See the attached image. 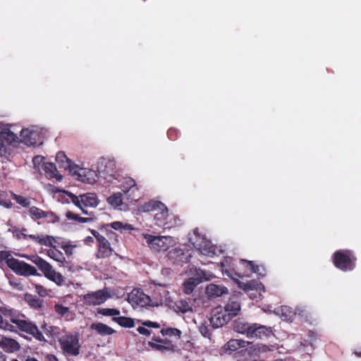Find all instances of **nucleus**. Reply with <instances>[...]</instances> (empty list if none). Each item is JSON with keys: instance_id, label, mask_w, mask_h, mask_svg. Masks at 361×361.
I'll use <instances>...</instances> for the list:
<instances>
[{"instance_id": "nucleus-39", "label": "nucleus", "mask_w": 361, "mask_h": 361, "mask_svg": "<svg viewBox=\"0 0 361 361\" xmlns=\"http://www.w3.org/2000/svg\"><path fill=\"white\" fill-rule=\"evenodd\" d=\"M55 242V239L50 235H41L39 239V243L46 246H50L54 247L55 245L54 243Z\"/></svg>"}, {"instance_id": "nucleus-54", "label": "nucleus", "mask_w": 361, "mask_h": 361, "mask_svg": "<svg viewBox=\"0 0 361 361\" xmlns=\"http://www.w3.org/2000/svg\"><path fill=\"white\" fill-rule=\"evenodd\" d=\"M137 331L140 334H143V335H145V336H149L150 335V331L148 330L147 329L143 327V326H140L137 328Z\"/></svg>"}, {"instance_id": "nucleus-46", "label": "nucleus", "mask_w": 361, "mask_h": 361, "mask_svg": "<svg viewBox=\"0 0 361 361\" xmlns=\"http://www.w3.org/2000/svg\"><path fill=\"white\" fill-rule=\"evenodd\" d=\"M99 312L106 316H115L120 314L119 310L109 308L102 309L99 311Z\"/></svg>"}, {"instance_id": "nucleus-56", "label": "nucleus", "mask_w": 361, "mask_h": 361, "mask_svg": "<svg viewBox=\"0 0 361 361\" xmlns=\"http://www.w3.org/2000/svg\"><path fill=\"white\" fill-rule=\"evenodd\" d=\"M92 235L94 236V238L97 239V242H99L100 238H104V236L100 235L97 231L92 230Z\"/></svg>"}, {"instance_id": "nucleus-1", "label": "nucleus", "mask_w": 361, "mask_h": 361, "mask_svg": "<svg viewBox=\"0 0 361 361\" xmlns=\"http://www.w3.org/2000/svg\"><path fill=\"white\" fill-rule=\"evenodd\" d=\"M11 329L8 331H16L18 329L32 335L34 338L39 341H44V338L42 333L39 330L38 327L32 322L25 319L24 316H17L13 313L12 314V320H11Z\"/></svg>"}, {"instance_id": "nucleus-9", "label": "nucleus", "mask_w": 361, "mask_h": 361, "mask_svg": "<svg viewBox=\"0 0 361 361\" xmlns=\"http://www.w3.org/2000/svg\"><path fill=\"white\" fill-rule=\"evenodd\" d=\"M85 302L90 305H99L111 298L107 289L104 288L84 295Z\"/></svg>"}, {"instance_id": "nucleus-27", "label": "nucleus", "mask_w": 361, "mask_h": 361, "mask_svg": "<svg viewBox=\"0 0 361 361\" xmlns=\"http://www.w3.org/2000/svg\"><path fill=\"white\" fill-rule=\"evenodd\" d=\"M54 310L59 315L63 317L66 320H73L75 319V314L71 312L68 307L63 306L59 304L54 305Z\"/></svg>"}, {"instance_id": "nucleus-18", "label": "nucleus", "mask_w": 361, "mask_h": 361, "mask_svg": "<svg viewBox=\"0 0 361 361\" xmlns=\"http://www.w3.org/2000/svg\"><path fill=\"white\" fill-rule=\"evenodd\" d=\"M189 255H186L183 250L180 248H174L171 250L168 253L169 259L173 264L179 265L188 262Z\"/></svg>"}, {"instance_id": "nucleus-2", "label": "nucleus", "mask_w": 361, "mask_h": 361, "mask_svg": "<svg viewBox=\"0 0 361 361\" xmlns=\"http://www.w3.org/2000/svg\"><path fill=\"white\" fill-rule=\"evenodd\" d=\"M3 260H6L8 267L18 274L25 276L38 274L34 267L11 257L7 252H0V262Z\"/></svg>"}, {"instance_id": "nucleus-38", "label": "nucleus", "mask_w": 361, "mask_h": 361, "mask_svg": "<svg viewBox=\"0 0 361 361\" xmlns=\"http://www.w3.org/2000/svg\"><path fill=\"white\" fill-rule=\"evenodd\" d=\"M47 255L51 259L57 261V262H63L64 259V257L63 254L57 250L55 249H49L47 250Z\"/></svg>"}, {"instance_id": "nucleus-20", "label": "nucleus", "mask_w": 361, "mask_h": 361, "mask_svg": "<svg viewBox=\"0 0 361 361\" xmlns=\"http://www.w3.org/2000/svg\"><path fill=\"white\" fill-rule=\"evenodd\" d=\"M13 312L6 308L0 307V329L8 331L12 329L11 320Z\"/></svg>"}, {"instance_id": "nucleus-6", "label": "nucleus", "mask_w": 361, "mask_h": 361, "mask_svg": "<svg viewBox=\"0 0 361 361\" xmlns=\"http://www.w3.org/2000/svg\"><path fill=\"white\" fill-rule=\"evenodd\" d=\"M145 238L151 249L156 252L166 250L174 242L173 238L171 236L145 235Z\"/></svg>"}, {"instance_id": "nucleus-41", "label": "nucleus", "mask_w": 361, "mask_h": 361, "mask_svg": "<svg viewBox=\"0 0 361 361\" xmlns=\"http://www.w3.org/2000/svg\"><path fill=\"white\" fill-rule=\"evenodd\" d=\"M13 200H15L18 204H20L23 207H27L30 204V202L29 199L24 197L20 195H16L14 193H11Z\"/></svg>"}, {"instance_id": "nucleus-17", "label": "nucleus", "mask_w": 361, "mask_h": 361, "mask_svg": "<svg viewBox=\"0 0 361 361\" xmlns=\"http://www.w3.org/2000/svg\"><path fill=\"white\" fill-rule=\"evenodd\" d=\"M169 218L170 216L168 213V209L162 203L157 210V213L154 215V220L156 221V224L159 227L169 226Z\"/></svg>"}, {"instance_id": "nucleus-55", "label": "nucleus", "mask_w": 361, "mask_h": 361, "mask_svg": "<svg viewBox=\"0 0 361 361\" xmlns=\"http://www.w3.org/2000/svg\"><path fill=\"white\" fill-rule=\"evenodd\" d=\"M143 325L148 326V327H154V328H158L159 326L157 323L152 322H145L143 323Z\"/></svg>"}, {"instance_id": "nucleus-33", "label": "nucleus", "mask_w": 361, "mask_h": 361, "mask_svg": "<svg viewBox=\"0 0 361 361\" xmlns=\"http://www.w3.org/2000/svg\"><path fill=\"white\" fill-rule=\"evenodd\" d=\"M175 311L181 313L192 312L191 305L185 300H180L175 304Z\"/></svg>"}, {"instance_id": "nucleus-44", "label": "nucleus", "mask_w": 361, "mask_h": 361, "mask_svg": "<svg viewBox=\"0 0 361 361\" xmlns=\"http://www.w3.org/2000/svg\"><path fill=\"white\" fill-rule=\"evenodd\" d=\"M161 333L163 336L169 335L176 336L178 338H180L181 335V331L177 329H162Z\"/></svg>"}, {"instance_id": "nucleus-60", "label": "nucleus", "mask_w": 361, "mask_h": 361, "mask_svg": "<svg viewBox=\"0 0 361 361\" xmlns=\"http://www.w3.org/2000/svg\"><path fill=\"white\" fill-rule=\"evenodd\" d=\"M47 361H58V359L52 355H48L46 357Z\"/></svg>"}, {"instance_id": "nucleus-32", "label": "nucleus", "mask_w": 361, "mask_h": 361, "mask_svg": "<svg viewBox=\"0 0 361 361\" xmlns=\"http://www.w3.org/2000/svg\"><path fill=\"white\" fill-rule=\"evenodd\" d=\"M200 283L199 279H193V277L189 278L183 283V290L186 294H190L192 292L194 288Z\"/></svg>"}, {"instance_id": "nucleus-42", "label": "nucleus", "mask_w": 361, "mask_h": 361, "mask_svg": "<svg viewBox=\"0 0 361 361\" xmlns=\"http://www.w3.org/2000/svg\"><path fill=\"white\" fill-rule=\"evenodd\" d=\"M111 227L115 230H132L131 225L128 224H123L120 221H114L111 224Z\"/></svg>"}, {"instance_id": "nucleus-21", "label": "nucleus", "mask_w": 361, "mask_h": 361, "mask_svg": "<svg viewBox=\"0 0 361 361\" xmlns=\"http://www.w3.org/2000/svg\"><path fill=\"white\" fill-rule=\"evenodd\" d=\"M188 273L192 275L193 279H199L200 283L203 281H209L214 277L212 272L198 269L195 267H191L188 269Z\"/></svg>"}, {"instance_id": "nucleus-15", "label": "nucleus", "mask_w": 361, "mask_h": 361, "mask_svg": "<svg viewBox=\"0 0 361 361\" xmlns=\"http://www.w3.org/2000/svg\"><path fill=\"white\" fill-rule=\"evenodd\" d=\"M334 261L335 266L343 270L352 269L354 267L350 257L342 251H338L334 254Z\"/></svg>"}, {"instance_id": "nucleus-49", "label": "nucleus", "mask_w": 361, "mask_h": 361, "mask_svg": "<svg viewBox=\"0 0 361 361\" xmlns=\"http://www.w3.org/2000/svg\"><path fill=\"white\" fill-rule=\"evenodd\" d=\"M199 331L203 336L207 337V338L209 337V336H210L209 331L208 327L205 325V324H204V323L200 324V325L199 326Z\"/></svg>"}, {"instance_id": "nucleus-29", "label": "nucleus", "mask_w": 361, "mask_h": 361, "mask_svg": "<svg viewBox=\"0 0 361 361\" xmlns=\"http://www.w3.org/2000/svg\"><path fill=\"white\" fill-rule=\"evenodd\" d=\"M245 343H248V342L243 340L231 339L226 344H225L224 349L226 351H235L240 348L245 347Z\"/></svg>"}, {"instance_id": "nucleus-47", "label": "nucleus", "mask_w": 361, "mask_h": 361, "mask_svg": "<svg viewBox=\"0 0 361 361\" xmlns=\"http://www.w3.org/2000/svg\"><path fill=\"white\" fill-rule=\"evenodd\" d=\"M35 288L36 292L42 297H46L49 295L50 290H47L41 285H35Z\"/></svg>"}, {"instance_id": "nucleus-53", "label": "nucleus", "mask_w": 361, "mask_h": 361, "mask_svg": "<svg viewBox=\"0 0 361 361\" xmlns=\"http://www.w3.org/2000/svg\"><path fill=\"white\" fill-rule=\"evenodd\" d=\"M66 216L68 219H72V220H75V221H80V216H79V215L75 214L73 213L72 212H68L66 214Z\"/></svg>"}, {"instance_id": "nucleus-30", "label": "nucleus", "mask_w": 361, "mask_h": 361, "mask_svg": "<svg viewBox=\"0 0 361 361\" xmlns=\"http://www.w3.org/2000/svg\"><path fill=\"white\" fill-rule=\"evenodd\" d=\"M90 328L102 336L111 335L114 332L111 327L102 323H94Z\"/></svg>"}, {"instance_id": "nucleus-8", "label": "nucleus", "mask_w": 361, "mask_h": 361, "mask_svg": "<svg viewBox=\"0 0 361 361\" xmlns=\"http://www.w3.org/2000/svg\"><path fill=\"white\" fill-rule=\"evenodd\" d=\"M34 168L42 173L43 170L49 178H54L58 180L62 179V176L58 173L56 166L51 162H45L43 159H32Z\"/></svg>"}, {"instance_id": "nucleus-40", "label": "nucleus", "mask_w": 361, "mask_h": 361, "mask_svg": "<svg viewBox=\"0 0 361 361\" xmlns=\"http://www.w3.org/2000/svg\"><path fill=\"white\" fill-rule=\"evenodd\" d=\"M290 309L288 307H282L277 310L276 314L279 315L283 320H288L290 319Z\"/></svg>"}, {"instance_id": "nucleus-37", "label": "nucleus", "mask_w": 361, "mask_h": 361, "mask_svg": "<svg viewBox=\"0 0 361 361\" xmlns=\"http://www.w3.org/2000/svg\"><path fill=\"white\" fill-rule=\"evenodd\" d=\"M113 320L123 327L130 328V327H133L135 325L133 319L131 318H129V317H114Z\"/></svg>"}, {"instance_id": "nucleus-63", "label": "nucleus", "mask_w": 361, "mask_h": 361, "mask_svg": "<svg viewBox=\"0 0 361 361\" xmlns=\"http://www.w3.org/2000/svg\"><path fill=\"white\" fill-rule=\"evenodd\" d=\"M25 231V229H23L21 232V235L23 236V238H26L28 237V235H27L25 233H24Z\"/></svg>"}, {"instance_id": "nucleus-24", "label": "nucleus", "mask_w": 361, "mask_h": 361, "mask_svg": "<svg viewBox=\"0 0 361 361\" xmlns=\"http://www.w3.org/2000/svg\"><path fill=\"white\" fill-rule=\"evenodd\" d=\"M206 293L209 297H219L228 293V289L223 286L211 283L207 286Z\"/></svg>"}, {"instance_id": "nucleus-13", "label": "nucleus", "mask_w": 361, "mask_h": 361, "mask_svg": "<svg viewBox=\"0 0 361 361\" xmlns=\"http://www.w3.org/2000/svg\"><path fill=\"white\" fill-rule=\"evenodd\" d=\"M190 240L202 255L210 257L215 255V247L204 237L197 235L195 239L191 238Z\"/></svg>"}, {"instance_id": "nucleus-48", "label": "nucleus", "mask_w": 361, "mask_h": 361, "mask_svg": "<svg viewBox=\"0 0 361 361\" xmlns=\"http://www.w3.org/2000/svg\"><path fill=\"white\" fill-rule=\"evenodd\" d=\"M106 162L105 164V168L106 169H104L103 171L107 173L112 174L114 172L113 167L114 166V162L111 159H106Z\"/></svg>"}, {"instance_id": "nucleus-45", "label": "nucleus", "mask_w": 361, "mask_h": 361, "mask_svg": "<svg viewBox=\"0 0 361 361\" xmlns=\"http://www.w3.org/2000/svg\"><path fill=\"white\" fill-rule=\"evenodd\" d=\"M6 193L4 191L0 190V205L10 209L12 207V203L11 201H8L6 200Z\"/></svg>"}, {"instance_id": "nucleus-16", "label": "nucleus", "mask_w": 361, "mask_h": 361, "mask_svg": "<svg viewBox=\"0 0 361 361\" xmlns=\"http://www.w3.org/2000/svg\"><path fill=\"white\" fill-rule=\"evenodd\" d=\"M271 332V328L258 324H251L247 337L249 338H262Z\"/></svg>"}, {"instance_id": "nucleus-11", "label": "nucleus", "mask_w": 361, "mask_h": 361, "mask_svg": "<svg viewBox=\"0 0 361 361\" xmlns=\"http://www.w3.org/2000/svg\"><path fill=\"white\" fill-rule=\"evenodd\" d=\"M128 302L133 308L145 307L150 302V298L140 290L135 289L128 295Z\"/></svg>"}, {"instance_id": "nucleus-22", "label": "nucleus", "mask_w": 361, "mask_h": 361, "mask_svg": "<svg viewBox=\"0 0 361 361\" xmlns=\"http://www.w3.org/2000/svg\"><path fill=\"white\" fill-rule=\"evenodd\" d=\"M99 244V250L97 256L99 258L108 257L112 254V249L110 247L109 241L104 238H100Z\"/></svg>"}, {"instance_id": "nucleus-36", "label": "nucleus", "mask_w": 361, "mask_h": 361, "mask_svg": "<svg viewBox=\"0 0 361 361\" xmlns=\"http://www.w3.org/2000/svg\"><path fill=\"white\" fill-rule=\"evenodd\" d=\"M107 202L114 208H118L123 204V197L121 192H116L107 198Z\"/></svg>"}, {"instance_id": "nucleus-23", "label": "nucleus", "mask_w": 361, "mask_h": 361, "mask_svg": "<svg viewBox=\"0 0 361 361\" xmlns=\"http://www.w3.org/2000/svg\"><path fill=\"white\" fill-rule=\"evenodd\" d=\"M0 347L8 353H13L20 349V345L16 341L8 338H4L0 341Z\"/></svg>"}, {"instance_id": "nucleus-28", "label": "nucleus", "mask_w": 361, "mask_h": 361, "mask_svg": "<svg viewBox=\"0 0 361 361\" xmlns=\"http://www.w3.org/2000/svg\"><path fill=\"white\" fill-rule=\"evenodd\" d=\"M250 325L251 324L243 320L236 319L233 323V328L235 332L247 336Z\"/></svg>"}, {"instance_id": "nucleus-3", "label": "nucleus", "mask_w": 361, "mask_h": 361, "mask_svg": "<svg viewBox=\"0 0 361 361\" xmlns=\"http://www.w3.org/2000/svg\"><path fill=\"white\" fill-rule=\"evenodd\" d=\"M66 194L70 197L71 202L85 215H91V213L88 212L85 208L97 207L99 203V200L95 193L87 192L78 196L70 192H66Z\"/></svg>"}, {"instance_id": "nucleus-26", "label": "nucleus", "mask_w": 361, "mask_h": 361, "mask_svg": "<svg viewBox=\"0 0 361 361\" xmlns=\"http://www.w3.org/2000/svg\"><path fill=\"white\" fill-rule=\"evenodd\" d=\"M234 281L235 283L238 285V288L245 291H249L251 290H258L263 288L262 283H259L257 281H250L246 283L240 281L238 279H235Z\"/></svg>"}, {"instance_id": "nucleus-62", "label": "nucleus", "mask_w": 361, "mask_h": 361, "mask_svg": "<svg viewBox=\"0 0 361 361\" xmlns=\"http://www.w3.org/2000/svg\"><path fill=\"white\" fill-rule=\"evenodd\" d=\"M63 249L66 253H71L72 247L70 245H65L63 247Z\"/></svg>"}, {"instance_id": "nucleus-5", "label": "nucleus", "mask_w": 361, "mask_h": 361, "mask_svg": "<svg viewBox=\"0 0 361 361\" xmlns=\"http://www.w3.org/2000/svg\"><path fill=\"white\" fill-rule=\"evenodd\" d=\"M63 166L65 170L81 181H89L90 176L94 174V171L80 166L74 163L72 159H66L63 161Z\"/></svg>"}, {"instance_id": "nucleus-57", "label": "nucleus", "mask_w": 361, "mask_h": 361, "mask_svg": "<svg viewBox=\"0 0 361 361\" xmlns=\"http://www.w3.org/2000/svg\"><path fill=\"white\" fill-rule=\"evenodd\" d=\"M154 341L161 343L163 345H169V343H172L171 341L168 339H153Z\"/></svg>"}, {"instance_id": "nucleus-52", "label": "nucleus", "mask_w": 361, "mask_h": 361, "mask_svg": "<svg viewBox=\"0 0 361 361\" xmlns=\"http://www.w3.org/2000/svg\"><path fill=\"white\" fill-rule=\"evenodd\" d=\"M242 261L247 262L250 266V269L252 271V272L257 274L259 273V267L257 265H255L252 261H246L244 259H243Z\"/></svg>"}, {"instance_id": "nucleus-10", "label": "nucleus", "mask_w": 361, "mask_h": 361, "mask_svg": "<svg viewBox=\"0 0 361 361\" xmlns=\"http://www.w3.org/2000/svg\"><path fill=\"white\" fill-rule=\"evenodd\" d=\"M20 142L27 146H35L42 144L40 133L37 130L25 128L20 132Z\"/></svg>"}, {"instance_id": "nucleus-50", "label": "nucleus", "mask_w": 361, "mask_h": 361, "mask_svg": "<svg viewBox=\"0 0 361 361\" xmlns=\"http://www.w3.org/2000/svg\"><path fill=\"white\" fill-rule=\"evenodd\" d=\"M169 138L171 140H176L178 138V130L175 128H170L167 132Z\"/></svg>"}, {"instance_id": "nucleus-12", "label": "nucleus", "mask_w": 361, "mask_h": 361, "mask_svg": "<svg viewBox=\"0 0 361 361\" xmlns=\"http://www.w3.org/2000/svg\"><path fill=\"white\" fill-rule=\"evenodd\" d=\"M17 135L9 130L0 132V156H4V153L7 152L8 147L15 146L18 142Z\"/></svg>"}, {"instance_id": "nucleus-35", "label": "nucleus", "mask_w": 361, "mask_h": 361, "mask_svg": "<svg viewBox=\"0 0 361 361\" xmlns=\"http://www.w3.org/2000/svg\"><path fill=\"white\" fill-rule=\"evenodd\" d=\"M29 213L35 219L47 218L49 217V216L53 215L51 212H44L36 207H30L29 209Z\"/></svg>"}, {"instance_id": "nucleus-7", "label": "nucleus", "mask_w": 361, "mask_h": 361, "mask_svg": "<svg viewBox=\"0 0 361 361\" xmlns=\"http://www.w3.org/2000/svg\"><path fill=\"white\" fill-rule=\"evenodd\" d=\"M59 341L64 353L73 356L79 355L80 346L78 336L67 335L62 337Z\"/></svg>"}, {"instance_id": "nucleus-34", "label": "nucleus", "mask_w": 361, "mask_h": 361, "mask_svg": "<svg viewBox=\"0 0 361 361\" xmlns=\"http://www.w3.org/2000/svg\"><path fill=\"white\" fill-rule=\"evenodd\" d=\"M162 203L159 201L151 200L142 205L139 208L142 212H149L151 211H157Z\"/></svg>"}, {"instance_id": "nucleus-31", "label": "nucleus", "mask_w": 361, "mask_h": 361, "mask_svg": "<svg viewBox=\"0 0 361 361\" xmlns=\"http://www.w3.org/2000/svg\"><path fill=\"white\" fill-rule=\"evenodd\" d=\"M148 345L153 349H155L160 352L175 351L176 349V346L173 343H169V345H163L161 343H159L157 341H149Z\"/></svg>"}, {"instance_id": "nucleus-14", "label": "nucleus", "mask_w": 361, "mask_h": 361, "mask_svg": "<svg viewBox=\"0 0 361 361\" xmlns=\"http://www.w3.org/2000/svg\"><path fill=\"white\" fill-rule=\"evenodd\" d=\"M231 317L227 314L221 307H216L213 310L210 318V323L214 328L221 327L231 320Z\"/></svg>"}, {"instance_id": "nucleus-25", "label": "nucleus", "mask_w": 361, "mask_h": 361, "mask_svg": "<svg viewBox=\"0 0 361 361\" xmlns=\"http://www.w3.org/2000/svg\"><path fill=\"white\" fill-rule=\"evenodd\" d=\"M224 311L229 314L231 318L236 316L240 310V305L238 301L234 298H231L228 303L225 305Z\"/></svg>"}, {"instance_id": "nucleus-61", "label": "nucleus", "mask_w": 361, "mask_h": 361, "mask_svg": "<svg viewBox=\"0 0 361 361\" xmlns=\"http://www.w3.org/2000/svg\"><path fill=\"white\" fill-rule=\"evenodd\" d=\"M27 238L39 243V239L40 238V235H28Z\"/></svg>"}, {"instance_id": "nucleus-43", "label": "nucleus", "mask_w": 361, "mask_h": 361, "mask_svg": "<svg viewBox=\"0 0 361 361\" xmlns=\"http://www.w3.org/2000/svg\"><path fill=\"white\" fill-rule=\"evenodd\" d=\"M28 304L35 309H39L42 305V301L38 298H33L32 296H28L26 298Z\"/></svg>"}, {"instance_id": "nucleus-58", "label": "nucleus", "mask_w": 361, "mask_h": 361, "mask_svg": "<svg viewBox=\"0 0 361 361\" xmlns=\"http://www.w3.org/2000/svg\"><path fill=\"white\" fill-rule=\"evenodd\" d=\"M92 217H86V218H84V217H80V222H82V223H87V222H90V221H92Z\"/></svg>"}, {"instance_id": "nucleus-51", "label": "nucleus", "mask_w": 361, "mask_h": 361, "mask_svg": "<svg viewBox=\"0 0 361 361\" xmlns=\"http://www.w3.org/2000/svg\"><path fill=\"white\" fill-rule=\"evenodd\" d=\"M269 350V347L265 345H257L255 347V350H254V351H255L256 353H266Z\"/></svg>"}, {"instance_id": "nucleus-59", "label": "nucleus", "mask_w": 361, "mask_h": 361, "mask_svg": "<svg viewBox=\"0 0 361 361\" xmlns=\"http://www.w3.org/2000/svg\"><path fill=\"white\" fill-rule=\"evenodd\" d=\"M55 158H67L64 152L60 151L59 152Z\"/></svg>"}, {"instance_id": "nucleus-64", "label": "nucleus", "mask_w": 361, "mask_h": 361, "mask_svg": "<svg viewBox=\"0 0 361 361\" xmlns=\"http://www.w3.org/2000/svg\"><path fill=\"white\" fill-rule=\"evenodd\" d=\"M0 361H6L5 357L0 353Z\"/></svg>"}, {"instance_id": "nucleus-19", "label": "nucleus", "mask_w": 361, "mask_h": 361, "mask_svg": "<svg viewBox=\"0 0 361 361\" xmlns=\"http://www.w3.org/2000/svg\"><path fill=\"white\" fill-rule=\"evenodd\" d=\"M121 189L123 192L128 195V197H130L139 190L135 180L130 177H126L124 178V181L121 186Z\"/></svg>"}, {"instance_id": "nucleus-4", "label": "nucleus", "mask_w": 361, "mask_h": 361, "mask_svg": "<svg viewBox=\"0 0 361 361\" xmlns=\"http://www.w3.org/2000/svg\"><path fill=\"white\" fill-rule=\"evenodd\" d=\"M32 262L35 264L44 276L52 281L56 284L61 286L65 282V278L59 272L56 271L52 266L47 261L39 257H33Z\"/></svg>"}]
</instances>
